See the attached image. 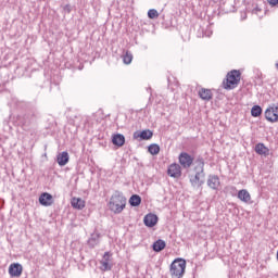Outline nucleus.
<instances>
[{
    "mask_svg": "<svg viewBox=\"0 0 278 278\" xmlns=\"http://www.w3.org/2000/svg\"><path fill=\"white\" fill-rule=\"evenodd\" d=\"M172 278H181L186 273V260L176 258L169 268Z\"/></svg>",
    "mask_w": 278,
    "mask_h": 278,
    "instance_id": "4",
    "label": "nucleus"
},
{
    "mask_svg": "<svg viewBox=\"0 0 278 278\" xmlns=\"http://www.w3.org/2000/svg\"><path fill=\"white\" fill-rule=\"evenodd\" d=\"M238 199L243 203H251V193L247 189H241L238 192Z\"/></svg>",
    "mask_w": 278,
    "mask_h": 278,
    "instance_id": "15",
    "label": "nucleus"
},
{
    "mask_svg": "<svg viewBox=\"0 0 278 278\" xmlns=\"http://www.w3.org/2000/svg\"><path fill=\"white\" fill-rule=\"evenodd\" d=\"M255 151L258 155H268V148L264 143H258L255 146Z\"/></svg>",
    "mask_w": 278,
    "mask_h": 278,
    "instance_id": "21",
    "label": "nucleus"
},
{
    "mask_svg": "<svg viewBox=\"0 0 278 278\" xmlns=\"http://www.w3.org/2000/svg\"><path fill=\"white\" fill-rule=\"evenodd\" d=\"M240 71H230L227 74L226 79L223 81V87L225 88V90H233V88H238V84H240Z\"/></svg>",
    "mask_w": 278,
    "mask_h": 278,
    "instance_id": "2",
    "label": "nucleus"
},
{
    "mask_svg": "<svg viewBox=\"0 0 278 278\" xmlns=\"http://www.w3.org/2000/svg\"><path fill=\"white\" fill-rule=\"evenodd\" d=\"M143 223L146 227H155L157 225V215L151 213L146 215Z\"/></svg>",
    "mask_w": 278,
    "mask_h": 278,
    "instance_id": "12",
    "label": "nucleus"
},
{
    "mask_svg": "<svg viewBox=\"0 0 278 278\" xmlns=\"http://www.w3.org/2000/svg\"><path fill=\"white\" fill-rule=\"evenodd\" d=\"M205 163L203 161H199L195 166V175L191 176L190 181L193 188H201V185L204 184L205 172H204Z\"/></svg>",
    "mask_w": 278,
    "mask_h": 278,
    "instance_id": "3",
    "label": "nucleus"
},
{
    "mask_svg": "<svg viewBox=\"0 0 278 278\" xmlns=\"http://www.w3.org/2000/svg\"><path fill=\"white\" fill-rule=\"evenodd\" d=\"M149 18H157L160 16V13L155 9H150L148 11Z\"/></svg>",
    "mask_w": 278,
    "mask_h": 278,
    "instance_id": "25",
    "label": "nucleus"
},
{
    "mask_svg": "<svg viewBox=\"0 0 278 278\" xmlns=\"http://www.w3.org/2000/svg\"><path fill=\"white\" fill-rule=\"evenodd\" d=\"M164 249H166V242H164V240L159 239L153 243V251H155L156 253H160V251H164Z\"/></svg>",
    "mask_w": 278,
    "mask_h": 278,
    "instance_id": "19",
    "label": "nucleus"
},
{
    "mask_svg": "<svg viewBox=\"0 0 278 278\" xmlns=\"http://www.w3.org/2000/svg\"><path fill=\"white\" fill-rule=\"evenodd\" d=\"M68 160V152H61L56 155V162L59 166H66Z\"/></svg>",
    "mask_w": 278,
    "mask_h": 278,
    "instance_id": "16",
    "label": "nucleus"
},
{
    "mask_svg": "<svg viewBox=\"0 0 278 278\" xmlns=\"http://www.w3.org/2000/svg\"><path fill=\"white\" fill-rule=\"evenodd\" d=\"M9 275L10 277H21L23 275V265L21 263H12L9 266Z\"/></svg>",
    "mask_w": 278,
    "mask_h": 278,
    "instance_id": "9",
    "label": "nucleus"
},
{
    "mask_svg": "<svg viewBox=\"0 0 278 278\" xmlns=\"http://www.w3.org/2000/svg\"><path fill=\"white\" fill-rule=\"evenodd\" d=\"M251 115L254 116V118H257V116H262V106L254 105L251 110Z\"/></svg>",
    "mask_w": 278,
    "mask_h": 278,
    "instance_id": "23",
    "label": "nucleus"
},
{
    "mask_svg": "<svg viewBox=\"0 0 278 278\" xmlns=\"http://www.w3.org/2000/svg\"><path fill=\"white\" fill-rule=\"evenodd\" d=\"M108 206L113 214H122L123 210L127 207V198L122 193H115L111 197Z\"/></svg>",
    "mask_w": 278,
    "mask_h": 278,
    "instance_id": "1",
    "label": "nucleus"
},
{
    "mask_svg": "<svg viewBox=\"0 0 278 278\" xmlns=\"http://www.w3.org/2000/svg\"><path fill=\"white\" fill-rule=\"evenodd\" d=\"M140 203H142V198H140V195L132 194L129 198V204L131 205V207H138V205H140Z\"/></svg>",
    "mask_w": 278,
    "mask_h": 278,
    "instance_id": "20",
    "label": "nucleus"
},
{
    "mask_svg": "<svg viewBox=\"0 0 278 278\" xmlns=\"http://www.w3.org/2000/svg\"><path fill=\"white\" fill-rule=\"evenodd\" d=\"M123 62L124 64H131V62H134V54H131L129 51H126V53L123 55Z\"/></svg>",
    "mask_w": 278,
    "mask_h": 278,
    "instance_id": "22",
    "label": "nucleus"
},
{
    "mask_svg": "<svg viewBox=\"0 0 278 278\" xmlns=\"http://www.w3.org/2000/svg\"><path fill=\"white\" fill-rule=\"evenodd\" d=\"M135 138H140L141 140H151L153 138V131L142 130L141 132H135Z\"/></svg>",
    "mask_w": 278,
    "mask_h": 278,
    "instance_id": "17",
    "label": "nucleus"
},
{
    "mask_svg": "<svg viewBox=\"0 0 278 278\" xmlns=\"http://www.w3.org/2000/svg\"><path fill=\"white\" fill-rule=\"evenodd\" d=\"M71 205L74 210H84L86 207V201L81 198H72Z\"/></svg>",
    "mask_w": 278,
    "mask_h": 278,
    "instance_id": "14",
    "label": "nucleus"
},
{
    "mask_svg": "<svg viewBox=\"0 0 278 278\" xmlns=\"http://www.w3.org/2000/svg\"><path fill=\"white\" fill-rule=\"evenodd\" d=\"M267 2L269 3V5H277L278 0H267Z\"/></svg>",
    "mask_w": 278,
    "mask_h": 278,
    "instance_id": "26",
    "label": "nucleus"
},
{
    "mask_svg": "<svg viewBox=\"0 0 278 278\" xmlns=\"http://www.w3.org/2000/svg\"><path fill=\"white\" fill-rule=\"evenodd\" d=\"M148 151L151 155H157V153H160V146L153 143V144L149 146Z\"/></svg>",
    "mask_w": 278,
    "mask_h": 278,
    "instance_id": "24",
    "label": "nucleus"
},
{
    "mask_svg": "<svg viewBox=\"0 0 278 278\" xmlns=\"http://www.w3.org/2000/svg\"><path fill=\"white\" fill-rule=\"evenodd\" d=\"M178 162L182 168H190V166H192L194 163V157L187 152H181L178 156Z\"/></svg>",
    "mask_w": 278,
    "mask_h": 278,
    "instance_id": "6",
    "label": "nucleus"
},
{
    "mask_svg": "<svg viewBox=\"0 0 278 278\" xmlns=\"http://www.w3.org/2000/svg\"><path fill=\"white\" fill-rule=\"evenodd\" d=\"M265 118L268 123H278V105H269L265 110Z\"/></svg>",
    "mask_w": 278,
    "mask_h": 278,
    "instance_id": "5",
    "label": "nucleus"
},
{
    "mask_svg": "<svg viewBox=\"0 0 278 278\" xmlns=\"http://www.w3.org/2000/svg\"><path fill=\"white\" fill-rule=\"evenodd\" d=\"M207 186L212 190H218V188H220V178L217 175H210L207 178Z\"/></svg>",
    "mask_w": 278,
    "mask_h": 278,
    "instance_id": "10",
    "label": "nucleus"
},
{
    "mask_svg": "<svg viewBox=\"0 0 278 278\" xmlns=\"http://www.w3.org/2000/svg\"><path fill=\"white\" fill-rule=\"evenodd\" d=\"M110 262H112V253L105 252L102 261H100V269L103 270V273H106V270H112V264H110Z\"/></svg>",
    "mask_w": 278,
    "mask_h": 278,
    "instance_id": "8",
    "label": "nucleus"
},
{
    "mask_svg": "<svg viewBox=\"0 0 278 278\" xmlns=\"http://www.w3.org/2000/svg\"><path fill=\"white\" fill-rule=\"evenodd\" d=\"M112 143L115 147H123L125 144V136H123L122 134L113 135Z\"/></svg>",
    "mask_w": 278,
    "mask_h": 278,
    "instance_id": "18",
    "label": "nucleus"
},
{
    "mask_svg": "<svg viewBox=\"0 0 278 278\" xmlns=\"http://www.w3.org/2000/svg\"><path fill=\"white\" fill-rule=\"evenodd\" d=\"M167 175L174 179H179L181 177V165L173 163L167 168Z\"/></svg>",
    "mask_w": 278,
    "mask_h": 278,
    "instance_id": "7",
    "label": "nucleus"
},
{
    "mask_svg": "<svg viewBox=\"0 0 278 278\" xmlns=\"http://www.w3.org/2000/svg\"><path fill=\"white\" fill-rule=\"evenodd\" d=\"M198 94L200 99H202V101H212V98L214 97V94L212 93V90L205 89V88H201Z\"/></svg>",
    "mask_w": 278,
    "mask_h": 278,
    "instance_id": "13",
    "label": "nucleus"
},
{
    "mask_svg": "<svg viewBox=\"0 0 278 278\" xmlns=\"http://www.w3.org/2000/svg\"><path fill=\"white\" fill-rule=\"evenodd\" d=\"M39 203L41 205H43L45 207H49L51 205H53V195H51L50 193H42L40 197H39Z\"/></svg>",
    "mask_w": 278,
    "mask_h": 278,
    "instance_id": "11",
    "label": "nucleus"
}]
</instances>
